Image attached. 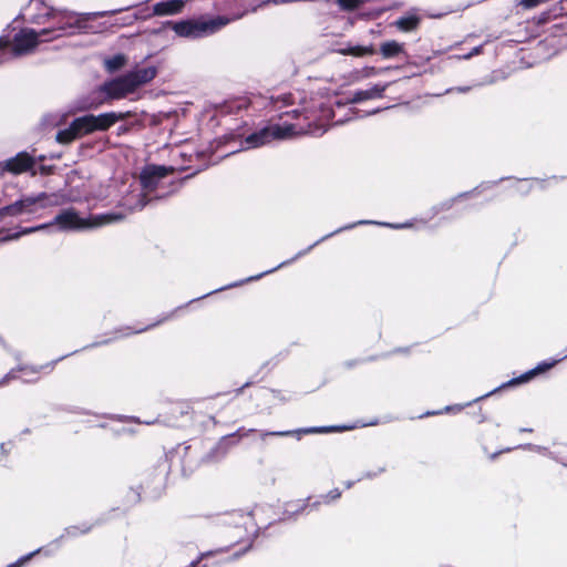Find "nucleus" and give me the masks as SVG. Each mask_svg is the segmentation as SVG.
Returning a JSON list of instances; mask_svg holds the SVG:
<instances>
[{
  "mask_svg": "<svg viewBox=\"0 0 567 567\" xmlns=\"http://www.w3.org/2000/svg\"><path fill=\"white\" fill-rule=\"evenodd\" d=\"M45 197L44 194L40 195L39 197H27L21 200H18L9 206L3 207L0 210L1 215H11L17 216L24 212H31V207L38 203L40 199H43Z\"/></svg>",
  "mask_w": 567,
  "mask_h": 567,
  "instance_id": "nucleus-8",
  "label": "nucleus"
},
{
  "mask_svg": "<svg viewBox=\"0 0 567 567\" xmlns=\"http://www.w3.org/2000/svg\"><path fill=\"white\" fill-rule=\"evenodd\" d=\"M404 50V47L402 43H399L398 41H386L383 42L380 47V52L383 58L390 59L393 56H396L401 54Z\"/></svg>",
  "mask_w": 567,
  "mask_h": 567,
  "instance_id": "nucleus-12",
  "label": "nucleus"
},
{
  "mask_svg": "<svg viewBox=\"0 0 567 567\" xmlns=\"http://www.w3.org/2000/svg\"><path fill=\"white\" fill-rule=\"evenodd\" d=\"M174 172L173 167H166L161 165H147L141 172V182L144 187H150L157 181L164 178L168 174Z\"/></svg>",
  "mask_w": 567,
  "mask_h": 567,
  "instance_id": "nucleus-7",
  "label": "nucleus"
},
{
  "mask_svg": "<svg viewBox=\"0 0 567 567\" xmlns=\"http://www.w3.org/2000/svg\"><path fill=\"white\" fill-rule=\"evenodd\" d=\"M120 219L122 216L116 214H104L84 219L76 212L68 209L55 216L54 224L62 230H76L100 227Z\"/></svg>",
  "mask_w": 567,
  "mask_h": 567,
  "instance_id": "nucleus-1",
  "label": "nucleus"
},
{
  "mask_svg": "<svg viewBox=\"0 0 567 567\" xmlns=\"http://www.w3.org/2000/svg\"><path fill=\"white\" fill-rule=\"evenodd\" d=\"M131 78H133V83L135 87L146 84L151 82L156 75V69L154 66L144 68L141 70L133 71L128 73Z\"/></svg>",
  "mask_w": 567,
  "mask_h": 567,
  "instance_id": "nucleus-10",
  "label": "nucleus"
},
{
  "mask_svg": "<svg viewBox=\"0 0 567 567\" xmlns=\"http://www.w3.org/2000/svg\"><path fill=\"white\" fill-rule=\"evenodd\" d=\"M341 53L353 55V56L372 55L374 53V48L372 45H369V47L355 45V47H350V48L341 50Z\"/></svg>",
  "mask_w": 567,
  "mask_h": 567,
  "instance_id": "nucleus-15",
  "label": "nucleus"
},
{
  "mask_svg": "<svg viewBox=\"0 0 567 567\" xmlns=\"http://www.w3.org/2000/svg\"><path fill=\"white\" fill-rule=\"evenodd\" d=\"M185 6L184 0H168L157 2L153 7V14L155 16H173L182 12Z\"/></svg>",
  "mask_w": 567,
  "mask_h": 567,
  "instance_id": "nucleus-9",
  "label": "nucleus"
},
{
  "mask_svg": "<svg viewBox=\"0 0 567 567\" xmlns=\"http://www.w3.org/2000/svg\"><path fill=\"white\" fill-rule=\"evenodd\" d=\"M33 554L29 555V556H25L23 558H21L18 563L9 566V567H20L22 566Z\"/></svg>",
  "mask_w": 567,
  "mask_h": 567,
  "instance_id": "nucleus-21",
  "label": "nucleus"
},
{
  "mask_svg": "<svg viewBox=\"0 0 567 567\" xmlns=\"http://www.w3.org/2000/svg\"><path fill=\"white\" fill-rule=\"evenodd\" d=\"M245 142L248 144V147H258L260 145L267 144L270 142V138L267 136L266 130H261L258 133H254L249 135Z\"/></svg>",
  "mask_w": 567,
  "mask_h": 567,
  "instance_id": "nucleus-14",
  "label": "nucleus"
},
{
  "mask_svg": "<svg viewBox=\"0 0 567 567\" xmlns=\"http://www.w3.org/2000/svg\"><path fill=\"white\" fill-rule=\"evenodd\" d=\"M229 19L218 17L208 21L186 20L173 24V30L179 37L196 38L203 34L213 33L226 25Z\"/></svg>",
  "mask_w": 567,
  "mask_h": 567,
  "instance_id": "nucleus-2",
  "label": "nucleus"
},
{
  "mask_svg": "<svg viewBox=\"0 0 567 567\" xmlns=\"http://www.w3.org/2000/svg\"><path fill=\"white\" fill-rule=\"evenodd\" d=\"M115 113H104L100 115H85L73 121V128L79 136L90 134L94 131H105L118 121Z\"/></svg>",
  "mask_w": 567,
  "mask_h": 567,
  "instance_id": "nucleus-3",
  "label": "nucleus"
},
{
  "mask_svg": "<svg viewBox=\"0 0 567 567\" xmlns=\"http://www.w3.org/2000/svg\"><path fill=\"white\" fill-rule=\"evenodd\" d=\"M361 0H338L340 7L347 10H352L359 7Z\"/></svg>",
  "mask_w": 567,
  "mask_h": 567,
  "instance_id": "nucleus-19",
  "label": "nucleus"
},
{
  "mask_svg": "<svg viewBox=\"0 0 567 567\" xmlns=\"http://www.w3.org/2000/svg\"><path fill=\"white\" fill-rule=\"evenodd\" d=\"M45 226H39V227H35V228L25 229V230L22 231V234H29L31 231H34V230H38V229H42Z\"/></svg>",
  "mask_w": 567,
  "mask_h": 567,
  "instance_id": "nucleus-22",
  "label": "nucleus"
},
{
  "mask_svg": "<svg viewBox=\"0 0 567 567\" xmlns=\"http://www.w3.org/2000/svg\"><path fill=\"white\" fill-rule=\"evenodd\" d=\"M386 89V85H373L368 91L369 95H371V99L380 97L382 96L384 90Z\"/></svg>",
  "mask_w": 567,
  "mask_h": 567,
  "instance_id": "nucleus-18",
  "label": "nucleus"
},
{
  "mask_svg": "<svg viewBox=\"0 0 567 567\" xmlns=\"http://www.w3.org/2000/svg\"><path fill=\"white\" fill-rule=\"evenodd\" d=\"M371 99V95H369L368 91H359L357 92L353 97H352V101L353 102H361V101H365V100H370Z\"/></svg>",
  "mask_w": 567,
  "mask_h": 567,
  "instance_id": "nucleus-20",
  "label": "nucleus"
},
{
  "mask_svg": "<svg viewBox=\"0 0 567 567\" xmlns=\"http://www.w3.org/2000/svg\"><path fill=\"white\" fill-rule=\"evenodd\" d=\"M34 166V159L31 155L25 152L17 154L14 157L7 159L0 167L14 175L28 172Z\"/></svg>",
  "mask_w": 567,
  "mask_h": 567,
  "instance_id": "nucleus-6",
  "label": "nucleus"
},
{
  "mask_svg": "<svg viewBox=\"0 0 567 567\" xmlns=\"http://www.w3.org/2000/svg\"><path fill=\"white\" fill-rule=\"evenodd\" d=\"M78 137L79 134L76 130L73 128V122L70 124L68 128L62 130L56 134V141L61 144H69Z\"/></svg>",
  "mask_w": 567,
  "mask_h": 567,
  "instance_id": "nucleus-16",
  "label": "nucleus"
},
{
  "mask_svg": "<svg viewBox=\"0 0 567 567\" xmlns=\"http://www.w3.org/2000/svg\"><path fill=\"white\" fill-rule=\"evenodd\" d=\"M419 23L420 18L416 16L402 17L395 21L396 28L404 32H409L416 29Z\"/></svg>",
  "mask_w": 567,
  "mask_h": 567,
  "instance_id": "nucleus-13",
  "label": "nucleus"
},
{
  "mask_svg": "<svg viewBox=\"0 0 567 567\" xmlns=\"http://www.w3.org/2000/svg\"><path fill=\"white\" fill-rule=\"evenodd\" d=\"M554 365V363H550V364H546L544 368H539L540 370H545V369H549Z\"/></svg>",
  "mask_w": 567,
  "mask_h": 567,
  "instance_id": "nucleus-23",
  "label": "nucleus"
},
{
  "mask_svg": "<svg viewBox=\"0 0 567 567\" xmlns=\"http://www.w3.org/2000/svg\"><path fill=\"white\" fill-rule=\"evenodd\" d=\"M126 63V58L123 54H117L105 61V66L110 72H114L123 68Z\"/></svg>",
  "mask_w": 567,
  "mask_h": 567,
  "instance_id": "nucleus-17",
  "label": "nucleus"
},
{
  "mask_svg": "<svg viewBox=\"0 0 567 567\" xmlns=\"http://www.w3.org/2000/svg\"><path fill=\"white\" fill-rule=\"evenodd\" d=\"M265 130H266L267 136H268V138H270V141L285 140V138L291 137L293 134L291 125H286V126L272 125V126L266 127Z\"/></svg>",
  "mask_w": 567,
  "mask_h": 567,
  "instance_id": "nucleus-11",
  "label": "nucleus"
},
{
  "mask_svg": "<svg viewBox=\"0 0 567 567\" xmlns=\"http://www.w3.org/2000/svg\"><path fill=\"white\" fill-rule=\"evenodd\" d=\"M49 30H42L37 33L32 29H24L19 32L13 39V53L21 55L31 52L39 43V37L48 34Z\"/></svg>",
  "mask_w": 567,
  "mask_h": 567,
  "instance_id": "nucleus-4",
  "label": "nucleus"
},
{
  "mask_svg": "<svg viewBox=\"0 0 567 567\" xmlns=\"http://www.w3.org/2000/svg\"><path fill=\"white\" fill-rule=\"evenodd\" d=\"M133 78L126 74L122 78L113 80L104 85V92L111 99H121L136 90Z\"/></svg>",
  "mask_w": 567,
  "mask_h": 567,
  "instance_id": "nucleus-5",
  "label": "nucleus"
}]
</instances>
